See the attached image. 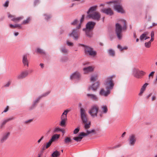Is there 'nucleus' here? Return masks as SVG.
I'll use <instances>...</instances> for the list:
<instances>
[{
	"mask_svg": "<svg viewBox=\"0 0 157 157\" xmlns=\"http://www.w3.org/2000/svg\"><path fill=\"white\" fill-rule=\"evenodd\" d=\"M97 8V6H94L90 7L87 13V17L90 18L97 21H99L101 18V15L99 12L96 11Z\"/></svg>",
	"mask_w": 157,
	"mask_h": 157,
	"instance_id": "f257e3e1",
	"label": "nucleus"
},
{
	"mask_svg": "<svg viewBox=\"0 0 157 157\" xmlns=\"http://www.w3.org/2000/svg\"><path fill=\"white\" fill-rule=\"evenodd\" d=\"M127 23L125 20L122 19L119 23L116 24V32L118 38L121 39L122 37V30H125L127 29Z\"/></svg>",
	"mask_w": 157,
	"mask_h": 157,
	"instance_id": "f03ea898",
	"label": "nucleus"
},
{
	"mask_svg": "<svg viewBox=\"0 0 157 157\" xmlns=\"http://www.w3.org/2000/svg\"><path fill=\"white\" fill-rule=\"evenodd\" d=\"M107 4H113L114 9L118 13H123L124 11L122 6L121 0H113L109 2H106Z\"/></svg>",
	"mask_w": 157,
	"mask_h": 157,
	"instance_id": "7ed1b4c3",
	"label": "nucleus"
},
{
	"mask_svg": "<svg viewBox=\"0 0 157 157\" xmlns=\"http://www.w3.org/2000/svg\"><path fill=\"white\" fill-rule=\"evenodd\" d=\"M84 15L82 16V17L80 19V23L78 24V25L75 29H74L72 32L69 34V36H73V39L75 40H77L80 35L79 29L81 27V24L83 21L84 19Z\"/></svg>",
	"mask_w": 157,
	"mask_h": 157,
	"instance_id": "20e7f679",
	"label": "nucleus"
},
{
	"mask_svg": "<svg viewBox=\"0 0 157 157\" xmlns=\"http://www.w3.org/2000/svg\"><path fill=\"white\" fill-rule=\"evenodd\" d=\"M80 115L82 122L85 124L84 128L86 129H88L90 127V123L89 122L88 123H87V114L85 110L83 108H81Z\"/></svg>",
	"mask_w": 157,
	"mask_h": 157,
	"instance_id": "39448f33",
	"label": "nucleus"
},
{
	"mask_svg": "<svg viewBox=\"0 0 157 157\" xmlns=\"http://www.w3.org/2000/svg\"><path fill=\"white\" fill-rule=\"evenodd\" d=\"M115 77V75L109 76L106 78L105 83V87L106 90H112L114 86V83L113 78Z\"/></svg>",
	"mask_w": 157,
	"mask_h": 157,
	"instance_id": "423d86ee",
	"label": "nucleus"
},
{
	"mask_svg": "<svg viewBox=\"0 0 157 157\" xmlns=\"http://www.w3.org/2000/svg\"><path fill=\"white\" fill-rule=\"evenodd\" d=\"M95 131V130L94 129H92L90 131L87 130L86 132V133H85L84 132H81L78 136L74 137L73 138V139L77 142H80L83 138V136H86L90 134L94 133Z\"/></svg>",
	"mask_w": 157,
	"mask_h": 157,
	"instance_id": "0eeeda50",
	"label": "nucleus"
},
{
	"mask_svg": "<svg viewBox=\"0 0 157 157\" xmlns=\"http://www.w3.org/2000/svg\"><path fill=\"white\" fill-rule=\"evenodd\" d=\"M82 46L84 48V52L86 55L93 57L96 55V52L94 51L91 47L84 45H83Z\"/></svg>",
	"mask_w": 157,
	"mask_h": 157,
	"instance_id": "6e6552de",
	"label": "nucleus"
},
{
	"mask_svg": "<svg viewBox=\"0 0 157 157\" xmlns=\"http://www.w3.org/2000/svg\"><path fill=\"white\" fill-rule=\"evenodd\" d=\"M98 107L96 105H94L91 107L89 113L93 117H97L98 112Z\"/></svg>",
	"mask_w": 157,
	"mask_h": 157,
	"instance_id": "1a4fd4ad",
	"label": "nucleus"
},
{
	"mask_svg": "<svg viewBox=\"0 0 157 157\" xmlns=\"http://www.w3.org/2000/svg\"><path fill=\"white\" fill-rule=\"evenodd\" d=\"M50 91H49L42 94L36 100H35L33 102L32 105L29 108V109L31 110L33 109L36 106V104L38 103L42 97H45L47 96L50 93Z\"/></svg>",
	"mask_w": 157,
	"mask_h": 157,
	"instance_id": "9d476101",
	"label": "nucleus"
},
{
	"mask_svg": "<svg viewBox=\"0 0 157 157\" xmlns=\"http://www.w3.org/2000/svg\"><path fill=\"white\" fill-rule=\"evenodd\" d=\"M136 136L134 134H131L129 136L128 141L129 144L130 146L134 145L136 141Z\"/></svg>",
	"mask_w": 157,
	"mask_h": 157,
	"instance_id": "9b49d317",
	"label": "nucleus"
},
{
	"mask_svg": "<svg viewBox=\"0 0 157 157\" xmlns=\"http://www.w3.org/2000/svg\"><path fill=\"white\" fill-rule=\"evenodd\" d=\"M81 78V75L78 71H76L72 73L70 76V79L72 80L76 79L78 80H80Z\"/></svg>",
	"mask_w": 157,
	"mask_h": 157,
	"instance_id": "f8f14e48",
	"label": "nucleus"
},
{
	"mask_svg": "<svg viewBox=\"0 0 157 157\" xmlns=\"http://www.w3.org/2000/svg\"><path fill=\"white\" fill-rule=\"evenodd\" d=\"M101 110L99 111L98 115L100 118L103 117L104 114H106L108 111V109L106 105H103L101 106Z\"/></svg>",
	"mask_w": 157,
	"mask_h": 157,
	"instance_id": "ddd939ff",
	"label": "nucleus"
},
{
	"mask_svg": "<svg viewBox=\"0 0 157 157\" xmlns=\"http://www.w3.org/2000/svg\"><path fill=\"white\" fill-rule=\"evenodd\" d=\"M10 135V132H6L3 133L0 139V143H3L5 142L8 138Z\"/></svg>",
	"mask_w": 157,
	"mask_h": 157,
	"instance_id": "4468645a",
	"label": "nucleus"
},
{
	"mask_svg": "<svg viewBox=\"0 0 157 157\" xmlns=\"http://www.w3.org/2000/svg\"><path fill=\"white\" fill-rule=\"evenodd\" d=\"M144 72L143 71H139L137 69H134L133 70V74L134 76L137 78H140L141 75H144Z\"/></svg>",
	"mask_w": 157,
	"mask_h": 157,
	"instance_id": "2eb2a0df",
	"label": "nucleus"
},
{
	"mask_svg": "<svg viewBox=\"0 0 157 157\" xmlns=\"http://www.w3.org/2000/svg\"><path fill=\"white\" fill-rule=\"evenodd\" d=\"M29 74L28 71L25 70L22 71L17 76V78L18 79H21L26 77Z\"/></svg>",
	"mask_w": 157,
	"mask_h": 157,
	"instance_id": "dca6fc26",
	"label": "nucleus"
},
{
	"mask_svg": "<svg viewBox=\"0 0 157 157\" xmlns=\"http://www.w3.org/2000/svg\"><path fill=\"white\" fill-rule=\"evenodd\" d=\"M95 24V23L94 22L89 21L88 22L86 25V29H83V30H84L85 29L93 30Z\"/></svg>",
	"mask_w": 157,
	"mask_h": 157,
	"instance_id": "f3484780",
	"label": "nucleus"
},
{
	"mask_svg": "<svg viewBox=\"0 0 157 157\" xmlns=\"http://www.w3.org/2000/svg\"><path fill=\"white\" fill-rule=\"evenodd\" d=\"M28 56L27 54L24 55L22 56V63L25 67H29V61L28 59Z\"/></svg>",
	"mask_w": 157,
	"mask_h": 157,
	"instance_id": "a211bd4d",
	"label": "nucleus"
},
{
	"mask_svg": "<svg viewBox=\"0 0 157 157\" xmlns=\"http://www.w3.org/2000/svg\"><path fill=\"white\" fill-rule=\"evenodd\" d=\"M110 91L109 90H107L106 91H105L104 89H102L100 90L99 92V94L101 96L107 97L110 94Z\"/></svg>",
	"mask_w": 157,
	"mask_h": 157,
	"instance_id": "6ab92c4d",
	"label": "nucleus"
},
{
	"mask_svg": "<svg viewBox=\"0 0 157 157\" xmlns=\"http://www.w3.org/2000/svg\"><path fill=\"white\" fill-rule=\"evenodd\" d=\"M99 85V83L98 82H97L92 85L90 86L88 88V91H90L91 90H92L93 91H96Z\"/></svg>",
	"mask_w": 157,
	"mask_h": 157,
	"instance_id": "aec40b11",
	"label": "nucleus"
},
{
	"mask_svg": "<svg viewBox=\"0 0 157 157\" xmlns=\"http://www.w3.org/2000/svg\"><path fill=\"white\" fill-rule=\"evenodd\" d=\"M101 12L107 15L111 16L113 14V11L111 8L104 9L101 10Z\"/></svg>",
	"mask_w": 157,
	"mask_h": 157,
	"instance_id": "412c9836",
	"label": "nucleus"
},
{
	"mask_svg": "<svg viewBox=\"0 0 157 157\" xmlns=\"http://www.w3.org/2000/svg\"><path fill=\"white\" fill-rule=\"evenodd\" d=\"M14 119V117H11L7 119H4L1 122L0 127L1 128H3L6 124L9 121L12 120Z\"/></svg>",
	"mask_w": 157,
	"mask_h": 157,
	"instance_id": "4be33fe9",
	"label": "nucleus"
},
{
	"mask_svg": "<svg viewBox=\"0 0 157 157\" xmlns=\"http://www.w3.org/2000/svg\"><path fill=\"white\" fill-rule=\"evenodd\" d=\"M87 97L89 99L94 101H97L98 100V96L93 94H88L86 95Z\"/></svg>",
	"mask_w": 157,
	"mask_h": 157,
	"instance_id": "5701e85b",
	"label": "nucleus"
},
{
	"mask_svg": "<svg viewBox=\"0 0 157 157\" xmlns=\"http://www.w3.org/2000/svg\"><path fill=\"white\" fill-rule=\"evenodd\" d=\"M94 67L92 66H89L83 68L84 73L85 74L91 72L93 71Z\"/></svg>",
	"mask_w": 157,
	"mask_h": 157,
	"instance_id": "b1692460",
	"label": "nucleus"
},
{
	"mask_svg": "<svg viewBox=\"0 0 157 157\" xmlns=\"http://www.w3.org/2000/svg\"><path fill=\"white\" fill-rule=\"evenodd\" d=\"M148 85V83H145L142 86L140 89V92L138 94L139 96H141L143 94L146 88Z\"/></svg>",
	"mask_w": 157,
	"mask_h": 157,
	"instance_id": "393cba45",
	"label": "nucleus"
},
{
	"mask_svg": "<svg viewBox=\"0 0 157 157\" xmlns=\"http://www.w3.org/2000/svg\"><path fill=\"white\" fill-rule=\"evenodd\" d=\"M69 110H65L63 113L61 117V120H67V114Z\"/></svg>",
	"mask_w": 157,
	"mask_h": 157,
	"instance_id": "a878e982",
	"label": "nucleus"
},
{
	"mask_svg": "<svg viewBox=\"0 0 157 157\" xmlns=\"http://www.w3.org/2000/svg\"><path fill=\"white\" fill-rule=\"evenodd\" d=\"M84 31H85L87 36L89 37H92L93 35L92 30L85 29Z\"/></svg>",
	"mask_w": 157,
	"mask_h": 157,
	"instance_id": "bb28decb",
	"label": "nucleus"
},
{
	"mask_svg": "<svg viewBox=\"0 0 157 157\" xmlns=\"http://www.w3.org/2000/svg\"><path fill=\"white\" fill-rule=\"evenodd\" d=\"M59 135L57 134H55L52 136L50 140L52 143L58 139L59 138Z\"/></svg>",
	"mask_w": 157,
	"mask_h": 157,
	"instance_id": "cd10ccee",
	"label": "nucleus"
},
{
	"mask_svg": "<svg viewBox=\"0 0 157 157\" xmlns=\"http://www.w3.org/2000/svg\"><path fill=\"white\" fill-rule=\"evenodd\" d=\"M147 33H146L142 34L140 37V39L141 40H146L149 38L150 37L147 36Z\"/></svg>",
	"mask_w": 157,
	"mask_h": 157,
	"instance_id": "c85d7f7f",
	"label": "nucleus"
},
{
	"mask_svg": "<svg viewBox=\"0 0 157 157\" xmlns=\"http://www.w3.org/2000/svg\"><path fill=\"white\" fill-rule=\"evenodd\" d=\"M61 52L65 54H67L68 53V50L64 46L60 48Z\"/></svg>",
	"mask_w": 157,
	"mask_h": 157,
	"instance_id": "c756f323",
	"label": "nucleus"
},
{
	"mask_svg": "<svg viewBox=\"0 0 157 157\" xmlns=\"http://www.w3.org/2000/svg\"><path fill=\"white\" fill-rule=\"evenodd\" d=\"M60 155V153L59 152L56 150L52 153L51 157H59Z\"/></svg>",
	"mask_w": 157,
	"mask_h": 157,
	"instance_id": "7c9ffc66",
	"label": "nucleus"
},
{
	"mask_svg": "<svg viewBox=\"0 0 157 157\" xmlns=\"http://www.w3.org/2000/svg\"><path fill=\"white\" fill-rule=\"evenodd\" d=\"M23 18V17L22 16L16 18L14 17L12 18L11 19V20L14 22H18L20 20L22 19Z\"/></svg>",
	"mask_w": 157,
	"mask_h": 157,
	"instance_id": "2f4dec72",
	"label": "nucleus"
},
{
	"mask_svg": "<svg viewBox=\"0 0 157 157\" xmlns=\"http://www.w3.org/2000/svg\"><path fill=\"white\" fill-rule=\"evenodd\" d=\"M108 53L109 55L112 56H114L115 55V52L113 50L110 49L108 50Z\"/></svg>",
	"mask_w": 157,
	"mask_h": 157,
	"instance_id": "473e14b6",
	"label": "nucleus"
},
{
	"mask_svg": "<svg viewBox=\"0 0 157 157\" xmlns=\"http://www.w3.org/2000/svg\"><path fill=\"white\" fill-rule=\"evenodd\" d=\"M52 142V141L49 140L48 142L47 143L45 146H44L43 147V149L45 150L46 149L48 148L51 145Z\"/></svg>",
	"mask_w": 157,
	"mask_h": 157,
	"instance_id": "72a5a7b5",
	"label": "nucleus"
},
{
	"mask_svg": "<svg viewBox=\"0 0 157 157\" xmlns=\"http://www.w3.org/2000/svg\"><path fill=\"white\" fill-rule=\"evenodd\" d=\"M10 26L11 28H15L18 27L20 29H21L22 28L21 25L20 24H16L14 25L12 24H10Z\"/></svg>",
	"mask_w": 157,
	"mask_h": 157,
	"instance_id": "f704fd0d",
	"label": "nucleus"
},
{
	"mask_svg": "<svg viewBox=\"0 0 157 157\" xmlns=\"http://www.w3.org/2000/svg\"><path fill=\"white\" fill-rule=\"evenodd\" d=\"M97 75H94L91 76L90 78V81L91 82H94L97 80Z\"/></svg>",
	"mask_w": 157,
	"mask_h": 157,
	"instance_id": "c9c22d12",
	"label": "nucleus"
},
{
	"mask_svg": "<svg viewBox=\"0 0 157 157\" xmlns=\"http://www.w3.org/2000/svg\"><path fill=\"white\" fill-rule=\"evenodd\" d=\"M71 140L69 137H66L64 140V143L66 144H69V143L71 142Z\"/></svg>",
	"mask_w": 157,
	"mask_h": 157,
	"instance_id": "e433bc0d",
	"label": "nucleus"
},
{
	"mask_svg": "<svg viewBox=\"0 0 157 157\" xmlns=\"http://www.w3.org/2000/svg\"><path fill=\"white\" fill-rule=\"evenodd\" d=\"M31 19L30 17H29L27 19L24 20L22 22V24H28L29 22L30 21Z\"/></svg>",
	"mask_w": 157,
	"mask_h": 157,
	"instance_id": "4c0bfd02",
	"label": "nucleus"
},
{
	"mask_svg": "<svg viewBox=\"0 0 157 157\" xmlns=\"http://www.w3.org/2000/svg\"><path fill=\"white\" fill-rule=\"evenodd\" d=\"M68 60V58L66 56H63L61 58L60 61L62 62H65Z\"/></svg>",
	"mask_w": 157,
	"mask_h": 157,
	"instance_id": "58836bf2",
	"label": "nucleus"
},
{
	"mask_svg": "<svg viewBox=\"0 0 157 157\" xmlns=\"http://www.w3.org/2000/svg\"><path fill=\"white\" fill-rule=\"evenodd\" d=\"M37 52L40 54H45L44 52L42 49L40 48H38L37 49Z\"/></svg>",
	"mask_w": 157,
	"mask_h": 157,
	"instance_id": "ea45409f",
	"label": "nucleus"
},
{
	"mask_svg": "<svg viewBox=\"0 0 157 157\" xmlns=\"http://www.w3.org/2000/svg\"><path fill=\"white\" fill-rule=\"evenodd\" d=\"M78 22V20L76 19L71 23V24L73 25H76Z\"/></svg>",
	"mask_w": 157,
	"mask_h": 157,
	"instance_id": "a19ab883",
	"label": "nucleus"
},
{
	"mask_svg": "<svg viewBox=\"0 0 157 157\" xmlns=\"http://www.w3.org/2000/svg\"><path fill=\"white\" fill-rule=\"evenodd\" d=\"M117 47L121 51H122L124 49H127V47L122 48L120 45H118L117 46Z\"/></svg>",
	"mask_w": 157,
	"mask_h": 157,
	"instance_id": "79ce46f5",
	"label": "nucleus"
},
{
	"mask_svg": "<svg viewBox=\"0 0 157 157\" xmlns=\"http://www.w3.org/2000/svg\"><path fill=\"white\" fill-rule=\"evenodd\" d=\"M151 45V42L150 41H149L147 42H146L145 43V46L146 48H149Z\"/></svg>",
	"mask_w": 157,
	"mask_h": 157,
	"instance_id": "37998d69",
	"label": "nucleus"
},
{
	"mask_svg": "<svg viewBox=\"0 0 157 157\" xmlns=\"http://www.w3.org/2000/svg\"><path fill=\"white\" fill-rule=\"evenodd\" d=\"M66 121V120H61V121L60 122V125L62 127L64 126L65 124Z\"/></svg>",
	"mask_w": 157,
	"mask_h": 157,
	"instance_id": "c03bdc74",
	"label": "nucleus"
},
{
	"mask_svg": "<svg viewBox=\"0 0 157 157\" xmlns=\"http://www.w3.org/2000/svg\"><path fill=\"white\" fill-rule=\"evenodd\" d=\"M121 146V144H118L113 146L112 147L110 148L111 149H114L117 148H118L120 147Z\"/></svg>",
	"mask_w": 157,
	"mask_h": 157,
	"instance_id": "a18cd8bd",
	"label": "nucleus"
},
{
	"mask_svg": "<svg viewBox=\"0 0 157 157\" xmlns=\"http://www.w3.org/2000/svg\"><path fill=\"white\" fill-rule=\"evenodd\" d=\"M67 44L69 46H73V43L72 42H69L68 40H67L66 41Z\"/></svg>",
	"mask_w": 157,
	"mask_h": 157,
	"instance_id": "49530a36",
	"label": "nucleus"
},
{
	"mask_svg": "<svg viewBox=\"0 0 157 157\" xmlns=\"http://www.w3.org/2000/svg\"><path fill=\"white\" fill-rule=\"evenodd\" d=\"M79 129L78 128H75L73 132V133L75 134H76L78 133V132L79 131Z\"/></svg>",
	"mask_w": 157,
	"mask_h": 157,
	"instance_id": "de8ad7c7",
	"label": "nucleus"
},
{
	"mask_svg": "<svg viewBox=\"0 0 157 157\" xmlns=\"http://www.w3.org/2000/svg\"><path fill=\"white\" fill-rule=\"evenodd\" d=\"M9 3V1H6L3 5V6L5 7H7L8 6Z\"/></svg>",
	"mask_w": 157,
	"mask_h": 157,
	"instance_id": "09e8293b",
	"label": "nucleus"
},
{
	"mask_svg": "<svg viewBox=\"0 0 157 157\" xmlns=\"http://www.w3.org/2000/svg\"><path fill=\"white\" fill-rule=\"evenodd\" d=\"M44 16H45V19L46 20H48L49 18L51 17V16L50 15H47L46 14H44Z\"/></svg>",
	"mask_w": 157,
	"mask_h": 157,
	"instance_id": "8fccbe9b",
	"label": "nucleus"
},
{
	"mask_svg": "<svg viewBox=\"0 0 157 157\" xmlns=\"http://www.w3.org/2000/svg\"><path fill=\"white\" fill-rule=\"evenodd\" d=\"M39 2V0H35L34 2V5L35 6Z\"/></svg>",
	"mask_w": 157,
	"mask_h": 157,
	"instance_id": "3c124183",
	"label": "nucleus"
},
{
	"mask_svg": "<svg viewBox=\"0 0 157 157\" xmlns=\"http://www.w3.org/2000/svg\"><path fill=\"white\" fill-rule=\"evenodd\" d=\"M10 82H8L7 83H6L4 86L6 87H8L10 85Z\"/></svg>",
	"mask_w": 157,
	"mask_h": 157,
	"instance_id": "603ef678",
	"label": "nucleus"
},
{
	"mask_svg": "<svg viewBox=\"0 0 157 157\" xmlns=\"http://www.w3.org/2000/svg\"><path fill=\"white\" fill-rule=\"evenodd\" d=\"M155 73L154 71L151 72L150 74L149 75V77H150L151 76L153 77L154 75V74Z\"/></svg>",
	"mask_w": 157,
	"mask_h": 157,
	"instance_id": "864d4df0",
	"label": "nucleus"
},
{
	"mask_svg": "<svg viewBox=\"0 0 157 157\" xmlns=\"http://www.w3.org/2000/svg\"><path fill=\"white\" fill-rule=\"evenodd\" d=\"M151 37L154 38V32L153 31L151 32Z\"/></svg>",
	"mask_w": 157,
	"mask_h": 157,
	"instance_id": "5fc2aeb1",
	"label": "nucleus"
},
{
	"mask_svg": "<svg viewBox=\"0 0 157 157\" xmlns=\"http://www.w3.org/2000/svg\"><path fill=\"white\" fill-rule=\"evenodd\" d=\"M32 121V120H29L25 121V123H30V122H31Z\"/></svg>",
	"mask_w": 157,
	"mask_h": 157,
	"instance_id": "6e6d98bb",
	"label": "nucleus"
},
{
	"mask_svg": "<svg viewBox=\"0 0 157 157\" xmlns=\"http://www.w3.org/2000/svg\"><path fill=\"white\" fill-rule=\"evenodd\" d=\"M8 110V106H7L6 108L4 110V111H3V112H7Z\"/></svg>",
	"mask_w": 157,
	"mask_h": 157,
	"instance_id": "4d7b16f0",
	"label": "nucleus"
},
{
	"mask_svg": "<svg viewBox=\"0 0 157 157\" xmlns=\"http://www.w3.org/2000/svg\"><path fill=\"white\" fill-rule=\"evenodd\" d=\"M156 99V96H153L152 98V101H153L155 100Z\"/></svg>",
	"mask_w": 157,
	"mask_h": 157,
	"instance_id": "13d9d810",
	"label": "nucleus"
},
{
	"mask_svg": "<svg viewBox=\"0 0 157 157\" xmlns=\"http://www.w3.org/2000/svg\"><path fill=\"white\" fill-rule=\"evenodd\" d=\"M152 94V93H150L147 97V98H148Z\"/></svg>",
	"mask_w": 157,
	"mask_h": 157,
	"instance_id": "bf43d9fd",
	"label": "nucleus"
},
{
	"mask_svg": "<svg viewBox=\"0 0 157 157\" xmlns=\"http://www.w3.org/2000/svg\"><path fill=\"white\" fill-rule=\"evenodd\" d=\"M125 134H126L125 132H123L121 135V137H123L125 135Z\"/></svg>",
	"mask_w": 157,
	"mask_h": 157,
	"instance_id": "052dcab7",
	"label": "nucleus"
},
{
	"mask_svg": "<svg viewBox=\"0 0 157 157\" xmlns=\"http://www.w3.org/2000/svg\"><path fill=\"white\" fill-rule=\"evenodd\" d=\"M8 17H10V18H14L13 16L11 15L10 14L9 15Z\"/></svg>",
	"mask_w": 157,
	"mask_h": 157,
	"instance_id": "680f3d73",
	"label": "nucleus"
},
{
	"mask_svg": "<svg viewBox=\"0 0 157 157\" xmlns=\"http://www.w3.org/2000/svg\"><path fill=\"white\" fill-rule=\"evenodd\" d=\"M18 34H19V33L18 32H16V33H14V35L15 36H17L18 35Z\"/></svg>",
	"mask_w": 157,
	"mask_h": 157,
	"instance_id": "e2e57ef3",
	"label": "nucleus"
},
{
	"mask_svg": "<svg viewBox=\"0 0 157 157\" xmlns=\"http://www.w3.org/2000/svg\"><path fill=\"white\" fill-rule=\"evenodd\" d=\"M40 66L42 68H43L44 67V64L43 63H40Z\"/></svg>",
	"mask_w": 157,
	"mask_h": 157,
	"instance_id": "0e129e2a",
	"label": "nucleus"
},
{
	"mask_svg": "<svg viewBox=\"0 0 157 157\" xmlns=\"http://www.w3.org/2000/svg\"><path fill=\"white\" fill-rule=\"evenodd\" d=\"M154 38L151 37V39L150 41L151 42V41H152L154 40Z\"/></svg>",
	"mask_w": 157,
	"mask_h": 157,
	"instance_id": "69168bd1",
	"label": "nucleus"
},
{
	"mask_svg": "<svg viewBox=\"0 0 157 157\" xmlns=\"http://www.w3.org/2000/svg\"><path fill=\"white\" fill-rule=\"evenodd\" d=\"M41 141V140L40 139H39V140H38V141H37V142H38V143H40V141Z\"/></svg>",
	"mask_w": 157,
	"mask_h": 157,
	"instance_id": "338daca9",
	"label": "nucleus"
},
{
	"mask_svg": "<svg viewBox=\"0 0 157 157\" xmlns=\"http://www.w3.org/2000/svg\"><path fill=\"white\" fill-rule=\"evenodd\" d=\"M157 25V24H155V23H153L152 24V26H155L156 25Z\"/></svg>",
	"mask_w": 157,
	"mask_h": 157,
	"instance_id": "774afa93",
	"label": "nucleus"
}]
</instances>
